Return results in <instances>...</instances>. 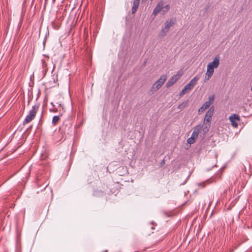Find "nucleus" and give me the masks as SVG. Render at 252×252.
<instances>
[{"label":"nucleus","mask_w":252,"mask_h":252,"mask_svg":"<svg viewBox=\"0 0 252 252\" xmlns=\"http://www.w3.org/2000/svg\"><path fill=\"white\" fill-rule=\"evenodd\" d=\"M39 103H36L32 107L31 110L29 111V114L27 115L23 121V123L24 125L30 123L35 118L36 114L39 109Z\"/></svg>","instance_id":"obj_1"},{"label":"nucleus","mask_w":252,"mask_h":252,"mask_svg":"<svg viewBox=\"0 0 252 252\" xmlns=\"http://www.w3.org/2000/svg\"><path fill=\"white\" fill-rule=\"evenodd\" d=\"M220 57L218 55L215 57L212 62L209 63L207 66V70L214 72V68L218 67L220 64Z\"/></svg>","instance_id":"obj_2"},{"label":"nucleus","mask_w":252,"mask_h":252,"mask_svg":"<svg viewBox=\"0 0 252 252\" xmlns=\"http://www.w3.org/2000/svg\"><path fill=\"white\" fill-rule=\"evenodd\" d=\"M214 99V95H212L210 96L208 98V100L198 110V113L201 114L203 113L213 103Z\"/></svg>","instance_id":"obj_3"},{"label":"nucleus","mask_w":252,"mask_h":252,"mask_svg":"<svg viewBox=\"0 0 252 252\" xmlns=\"http://www.w3.org/2000/svg\"><path fill=\"white\" fill-rule=\"evenodd\" d=\"M214 107H211L207 111L204 120V123H207L210 124L211 118L214 114Z\"/></svg>","instance_id":"obj_4"},{"label":"nucleus","mask_w":252,"mask_h":252,"mask_svg":"<svg viewBox=\"0 0 252 252\" xmlns=\"http://www.w3.org/2000/svg\"><path fill=\"white\" fill-rule=\"evenodd\" d=\"M182 73H178L177 74L172 76L166 83V87L168 88L171 87L173 84L175 83L179 79Z\"/></svg>","instance_id":"obj_5"},{"label":"nucleus","mask_w":252,"mask_h":252,"mask_svg":"<svg viewBox=\"0 0 252 252\" xmlns=\"http://www.w3.org/2000/svg\"><path fill=\"white\" fill-rule=\"evenodd\" d=\"M229 119L231 122L232 126L234 127L237 128L238 127L237 122L240 120L239 116L237 114H233L229 116Z\"/></svg>","instance_id":"obj_6"},{"label":"nucleus","mask_w":252,"mask_h":252,"mask_svg":"<svg viewBox=\"0 0 252 252\" xmlns=\"http://www.w3.org/2000/svg\"><path fill=\"white\" fill-rule=\"evenodd\" d=\"M164 2L162 0H160L158 2L156 7L153 10V14L156 16L157 15L159 12L162 11L163 8Z\"/></svg>","instance_id":"obj_7"},{"label":"nucleus","mask_w":252,"mask_h":252,"mask_svg":"<svg viewBox=\"0 0 252 252\" xmlns=\"http://www.w3.org/2000/svg\"><path fill=\"white\" fill-rule=\"evenodd\" d=\"M202 127L203 126H202L201 125H198L196 126L193 129L191 135H193V136H194L195 137H196L197 138L198 135L201 130L202 129Z\"/></svg>","instance_id":"obj_8"},{"label":"nucleus","mask_w":252,"mask_h":252,"mask_svg":"<svg viewBox=\"0 0 252 252\" xmlns=\"http://www.w3.org/2000/svg\"><path fill=\"white\" fill-rule=\"evenodd\" d=\"M175 23V21L173 19H170V20H167L165 22V27L166 29H168L169 30L170 28Z\"/></svg>","instance_id":"obj_9"},{"label":"nucleus","mask_w":252,"mask_h":252,"mask_svg":"<svg viewBox=\"0 0 252 252\" xmlns=\"http://www.w3.org/2000/svg\"><path fill=\"white\" fill-rule=\"evenodd\" d=\"M167 79V76L165 75H162L159 79L156 81L157 83H159L160 86H162Z\"/></svg>","instance_id":"obj_10"},{"label":"nucleus","mask_w":252,"mask_h":252,"mask_svg":"<svg viewBox=\"0 0 252 252\" xmlns=\"http://www.w3.org/2000/svg\"><path fill=\"white\" fill-rule=\"evenodd\" d=\"M199 79V77L197 75L194 77L189 82V83L190 84L191 86H192L193 87L197 84V82L198 80Z\"/></svg>","instance_id":"obj_11"},{"label":"nucleus","mask_w":252,"mask_h":252,"mask_svg":"<svg viewBox=\"0 0 252 252\" xmlns=\"http://www.w3.org/2000/svg\"><path fill=\"white\" fill-rule=\"evenodd\" d=\"M161 86L159 85V83H157L156 82L152 85L151 87V91L153 92H156L158 91Z\"/></svg>","instance_id":"obj_12"},{"label":"nucleus","mask_w":252,"mask_h":252,"mask_svg":"<svg viewBox=\"0 0 252 252\" xmlns=\"http://www.w3.org/2000/svg\"><path fill=\"white\" fill-rule=\"evenodd\" d=\"M139 5V3L136 2H133V6L132 8V13L133 14L135 13L136 11H137L138 6Z\"/></svg>","instance_id":"obj_13"},{"label":"nucleus","mask_w":252,"mask_h":252,"mask_svg":"<svg viewBox=\"0 0 252 252\" xmlns=\"http://www.w3.org/2000/svg\"><path fill=\"white\" fill-rule=\"evenodd\" d=\"M213 72L209 71H208V70H207V71L205 73V81H207L210 79V78L212 77V76L213 74Z\"/></svg>","instance_id":"obj_14"},{"label":"nucleus","mask_w":252,"mask_h":252,"mask_svg":"<svg viewBox=\"0 0 252 252\" xmlns=\"http://www.w3.org/2000/svg\"><path fill=\"white\" fill-rule=\"evenodd\" d=\"M169 30H168V29H166V27H164V28H162L160 32V36L162 37L165 36L166 35L167 33L169 32Z\"/></svg>","instance_id":"obj_15"},{"label":"nucleus","mask_w":252,"mask_h":252,"mask_svg":"<svg viewBox=\"0 0 252 252\" xmlns=\"http://www.w3.org/2000/svg\"><path fill=\"white\" fill-rule=\"evenodd\" d=\"M196 139H197L196 137H195L191 135V137L188 139L187 142L188 143L191 144L195 142Z\"/></svg>","instance_id":"obj_16"},{"label":"nucleus","mask_w":252,"mask_h":252,"mask_svg":"<svg viewBox=\"0 0 252 252\" xmlns=\"http://www.w3.org/2000/svg\"><path fill=\"white\" fill-rule=\"evenodd\" d=\"M204 124H205V126L203 128V131L204 133H206L208 131L210 127V124H207V123H205Z\"/></svg>","instance_id":"obj_17"},{"label":"nucleus","mask_w":252,"mask_h":252,"mask_svg":"<svg viewBox=\"0 0 252 252\" xmlns=\"http://www.w3.org/2000/svg\"><path fill=\"white\" fill-rule=\"evenodd\" d=\"M60 120V117L59 116H55L53 117L52 123L53 125H55L59 122Z\"/></svg>","instance_id":"obj_18"},{"label":"nucleus","mask_w":252,"mask_h":252,"mask_svg":"<svg viewBox=\"0 0 252 252\" xmlns=\"http://www.w3.org/2000/svg\"><path fill=\"white\" fill-rule=\"evenodd\" d=\"M169 8H170V6L169 4H167L165 6L163 5V8L162 11V14H165L169 10Z\"/></svg>","instance_id":"obj_19"},{"label":"nucleus","mask_w":252,"mask_h":252,"mask_svg":"<svg viewBox=\"0 0 252 252\" xmlns=\"http://www.w3.org/2000/svg\"><path fill=\"white\" fill-rule=\"evenodd\" d=\"M47 63H45V62L43 60L42 61V67L44 69V71L46 72L48 71V68L47 67Z\"/></svg>","instance_id":"obj_20"},{"label":"nucleus","mask_w":252,"mask_h":252,"mask_svg":"<svg viewBox=\"0 0 252 252\" xmlns=\"http://www.w3.org/2000/svg\"><path fill=\"white\" fill-rule=\"evenodd\" d=\"M185 89L189 92L193 87L189 83L185 87Z\"/></svg>","instance_id":"obj_21"},{"label":"nucleus","mask_w":252,"mask_h":252,"mask_svg":"<svg viewBox=\"0 0 252 252\" xmlns=\"http://www.w3.org/2000/svg\"><path fill=\"white\" fill-rule=\"evenodd\" d=\"M188 92L189 91L185 89V88L184 87V89L181 91V92L180 93V95L182 96Z\"/></svg>","instance_id":"obj_22"},{"label":"nucleus","mask_w":252,"mask_h":252,"mask_svg":"<svg viewBox=\"0 0 252 252\" xmlns=\"http://www.w3.org/2000/svg\"><path fill=\"white\" fill-rule=\"evenodd\" d=\"M205 182H203V183H199V184H198V186H200V187H201L202 188H204V187H205Z\"/></svg>","instance_id":"obj_23"},{"label":"nucleus","mask_w":252,"mask_h":252,"mask_svg":"<svg viewBox=\"0 0 252 252\" xmlns=\"http://www.w3.org/2000/svg\"><path fill=\"white\" fill-rule=\"evenodd\" d=\"M164 163H165L164 160L163 159V160H162V161L160 163L161 166H163L164 164Z\"/></svg>","instance_id":"obj_24"},{"label":"nucleus","mask_w":252,"mask_h":252,"mask_svg":"<svg viewBox=\"0 0 252 252\" xmlns=\"http://www.w3.org/2000/svg\"><path fill=\"white\" fill-rule=\"evenodd\" d=\"M140 0H134L133 2L139 3Z\"/></svg>","instance_id":"obj_25"},{"label":"nucleus","mask_w":252,"mask_h":252,"mask_svg":"<svg viewBox=\"0 0 252 252\" xmlns=\"http://www.w3.org/2000/svg\"><path fill=\"white\" fill-rule=\"evenodd\" d=\"M251 91L252 92V86H251Z\"/></svg>","instance_id":"obj_26"},{"label":"nucleus","mask_w":252,"mask_h":252,"mask_svg":"<svg viewBox=\"0 0 252 252\" xmlns=\"http://www.w3.org/2000/svg\"><path fill=\"white\" fill-rule=\"evenodd\" d=\"M107 252V251H104V252Z\"/></svg>","instance_id":"obj_27"}]
</instances>
